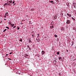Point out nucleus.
I'll list each match as a JSON object with an SVG mask.
<instances>
[{
	"mask_svg": "<svg viewBox=\"0 0 76 76\" xmlns=\"http://www.w3.org/2000/svg\"><path fill=\"white\" fill-rule=\"evenodd\" d=\"M66 23V24H70V20H67Z\"/></svg>",
	"mask_w": 76,
	"mask_h": 76,
	"instance_id": "f257e3e1",
	"label": "nucleus"
},
{
	"mask_svg": "<svg viewBox=\"0 0 76 76\" xmlns=\"http://www.w3.org/2000/svg\"><path fill=\"white\" fill-rule=\"evenodd\" d=\"M5 15H6V16H9V14L8 13V12H7L5 14Z\"/></svg>",
	"mask_w": 76,
	"mask_h": 76,
	"instance_id": "f03ea898",
	"label": "nucleus"
},
{
	"mask_svg": "<svg viewBox=\"0 0 76 76\" xmlns=\"http://www.w3.org/2000/svg\"><path fill=\"white\" fill-rule=\"evenodd\" d=\"M44 53H45V52H44V51H42V55H44Z\"/></svg>",
	"mask_w": 76,
	"mask_h": 76,
	"instance_id": "7ed1b4c3",
	"label": "nucleus"
},
{
	"mask_svg": "<svg viewBox=\"0 0 76 76\" xmlns=\"http://www.w3.org/2000/svg\"><path fill=\"white\" fill-rule=\"evenodd\" d=\"M50 2L51 3V4H54V1H50Z\"/></svg>",
	"mask_w": 76,
	"mask_h": 76,
	"instance_id": "20e7f679",
	"label": "nucleus"
},
{
	"mask_svg": "<svg viewBox=\"0 0 76 76\" xmlns=\"http://www.w3.org/2000/svg\"><path fill=\"white\" fill-rule=\"evenodd\" d=\"M7 6H9V5H10V6H11V5H12V4H10V3H9V2H7Z\"/></svg>",
	"mask_w": 76,
	"mask_h": 76,
	"instance_id": "39448f33",
	"label": "nucleus"
},
{
	"mask_svg": "<svg viewBox=\"0 0 76 76\" xmlns=\"http://www.w3.org/2000/svg\"><path fill=\"white\" fill-rule=\"evenodd\" d=\"M72 44L71 45V46H72L73 45V44H74V41H72Z\"/></svg>",
	"mask_w": 76,
	"mask_h": 76,
	"instance_id": "423d86ee",
	"label": "nucleus"
},
{
	"mask_svg": "<svg viewBox=\"0 0 76 76\" xmlns=\"http://www.w3.org/2000/svg\"><path fill=\"white\" fill-rule=\"evenodd\" d=\"M9 24H10V25H12V22H10V21H9Z\"/></svg>",
	"mask_w": 76,
	"mask_h": 76,
	"instance_id": "0eeeda50",
	"label": "nucleus"
},
{
	"mask_svg": "<svg viewBox=\"0 0 76 76\" xmlns=\"http://www.w3.org/2000/svg\"><path fill=\"white\" fill-rule=\"evenodd\" d=\"M59 60H61V57H59Z\"/></svg>",
	"mask_w": 76,
	"mask_h": 76,
	"instance_id": "6e6552de",
	"label": "nucleus"
},
{
	"mask_svg": "<svg viewBox=\"0 0 76 76\" xmlns=\"http://www.w3.org/2000/svg\"><path fill=\"white\" fill-rule=\"evenodd\" d=\"M72 19H73V20H75H75H76L75 19V18H74L73 17H72Z\"/></svg>",
	"mask_w": 76,
	"mask_h": 76,
	"instance_id": "1a4fd4ad",
	"label": "nucleus"
},
{
	"mask_svg": "<svg viewBox=\"0 0 76 76\" xmlns=\"http://www.w3.org/2000/svg\"><path fill=\"white\" fill-rule=\"evenodd\" d=\"M9 3H12V0L10 1H9Z\"/></svg>",
	"mask_w": 76,
	"mask_h": 76,
	"instance_id": "9d476101",
	"label": "nucleus"
},
{
	"mask_svg": "<svg viewBox=\"0 0 76 76\" xmlns=\"http://www.w3.org/2000/svg\"><path fill=\"white\" fill-rule=\"evenodd\" d=\"M40 41V40H39V39H37V42H39Z\"/></svg>",
	"mask_w": 76,
	"mask_h": 76,
	"instance_id": "9b49d317",
	"label": "nucleus"
},
{
	"mask_svg": "<svg viewBox=\"0 0 76 76\" xmlns=\"http://www.w3.org/2000/svg\"><path fill=\"white\" fill-rule=\"evenodd\" d=\"M54 37H56V38H57V35H54Z\"/></svg>",
	"mask_w": 76,
	"mask_h": 76,
	"instance_id": "f8f14e48",
	"label": "nucleus"
},
{
	"mask_svg": "<svg viewBox=\"0 0 76 76\" xmlns=\"http://www.w3.org/2000/svg\"><path fill=\"white\" fill-rule=\"evenodd\" d=\"M57 18V17H55L53 19H55V20H56V19Z\"/></svg>",
	"mask_w": 76,
	"mask_h": 76,
	"instance_id": "ddd939ff",
	"label": "nucleus"
},
{
	"mask_svg": "<svg viewBox=\"0 0 76 76\" xmlns=\"http://www.w3.org/2000/svg\"><path fill=\"white\" fill-rule=\"evenodd\" d=\"M7 3H6L4 5V7H5V5H7Z\"/></svg>",
	"mask_w": 76,
	"mask_h": 76,
	"instance_id": "4468645a",
	"label": "nucleus"
},
{
	"mask_svg": "<svg viewBox=\"0 0 76 76\" xmlns=\"http://www.w3.org/2000/svg\"><path fill=\"white\" fill-rule=\"evenodd\" d=\"M63 29H64V28L62 27V28L61 29V30H62V31H63Z\"/></svg>",
	"mask_w": 76,
	"mask_h": 76,
	"instance_id": "2eb2a0df",
	"label": "nucleus"
},
{
	"mask_svg": "<svg viewBox=\"0 0 76 76\" xmlns=\"http://www.w3.org/2000/svg\"><path fill=\"white\" fill-rule=\"evenodd\" d=\"M28 49H29V50H30V51H31V48L29 47L28 48Z\"/></svg>",
	"mask_w": 76,
	"mask_h": 76,
	"instance_id": "dca6fc26",
	"label": "nucleus"
},
{
	"mask_svg": "<svg viewBox=\"0 0 76 76\" xmlns=\"http://www.w3.org/2000/svg\"><path fill=\"white\" fill-rule=\"evenodd\" d=\"M60 54V52H57V55H58V54Z\"/></svg>",
	"mask_w": 76,
	"mask_h": 76,
	"instance_id": "f3484780",
	"label": "nucleus"
},
{
	"mask_svg": "<svg viewBox=\"0 0 76 76\" xmlns=\"http://www.w3.org/2000/svg\"><path fill=\"white\" fill-rule=\"evenodd\" d=\"M12 27H13V26H14V24H13L12 25Z\"/></svg>",
	"mask_w": 76,
	"mask_h": 76,
	"instance_id": "a211bd4d",
	"label": "nucleus"
},
{
	"mask_svg": "<svg viewBox=\"0 0 76 76\" xmlns=\"http://www.w3.org/2000/svg\"><path fill=\"white\" fill-rule=\"evenodd\" d=\"M37 35H38V37H40L39 36V34H38Z\"/></svg>",
	"mask_w": 76,
	"mask_h": 76,
	"instance_id": "6ab92c4d",
	"label": "nucleus"
},
{
	"mask_svg": "<svg viewBox=\"0 0 76 76\" xmlns=\"http://www.w3.org/2000/svg\"><path fill=\"white\" fill-rule=\"evenodd\" d=\"M37 56H38V57L39 58H40V57H39V55H37Z\"/></svg>",
	"mask_w": 76,
	"mask_h": 76,
	"instance_id": "aec40b11",
	"label": "nucleus"
},
{
	"mask_svg": "<svg viewBox=\"0 0 76 76\" xmlns=\"http://www.w3.org/2000/svg\"><path fill=\"white\" fill-rule=\"evenodd\" d=\"M17 28H17L18 30H19V28H20L19 27H18H18H17Z\"/></svg>",
	"mask_w": 76,
	"mask_h": 76,
	"instance_id": "412c9836",
	"label": "nucleus"
},
{
	"mask_svg": "<svg viewBox=\"0 0 76 76\" xmlns=\"http://www.w3.org/2000/svg\"><path fill=\"white\" fill-rule=\"evenodd\" d=\"M20 41L21 42H22V39H20Z\"/></svg>",
	"mask_w": 76,
	"mask_h": 76,
	"instance_id": "4be33fe9",
	"label": "nucleus"
},
{
	"mask_svg": "<svg viewBox=\"0 0 76 76\" xmlns=\"http://www.w3.org/2000/svg\"><path fill=\"white\" fill-rule=\"evenodd\" d=\"M6 28H7V29H10V28H9L7 26H6Z\"/></svg>",
	"mask_w": 76,
	"mask_h": 76,
	"instance_id": "5701e85b",
	"label": "nucleus"
},
{
	"mask_svg": "<svg viewBox=\"0 0 76 76\" xmlns=\"http://www.w3.org/2000/svg\"><path fill=\"white\" fill-rule=\"evenodd\" d=\"M6 31V29H5V30L3 31L4 32H5V31Z\"/></svg>",
	"mask_w": 76,
	"mask_h": 76,
	"instance_id": "b1692460",
	"label": "nucleus"
},
{
	"mask_svg": "<svg viewBox=\"0 0 76 76\" xmlns=\"http://www.w3.org/2000/svg\"><path fill=\"white\" fill-rule=\"evenodd\" d=\"M29 43H31V40L29 39Z\"/></svg>",
	"mask_w": 76,
	"mask_h": 76,
	"instance_id": "393cba45",
	"label": "nucleus"
},
{
	"mask_svg": "<svg viewBox=\"0 0 76 76\" xmlns=\"http://www.w3.org/2000/svg\"><path fill=\"white\" fill-rule=\"evenodd\" d=\"M55 1L56 2H58V0H55Z\"/></svg>",
	"mask_w": 76,
	"mask_h": 76,
	"instance_id": "a878e982",
	"label": "nucleus"
},
{
	"mask_svg": "<svg viewBox=\"0 0 76 76\" xmlns=\"http://www.w3.org/2000/svg\"><path fill=\"white\" fill-rule=\"evenodd\" d=\"M50 28H54V26H50Z\"/></svg>",
	"mask_w": 76,
	"mask_h": 76,
	"instance_id": "bb28decb",
	"label": "nucleus"
},
{
	"mask_svg": "<svg viewBox=\"0 0 76 76\" xmlns=\"http://www.w3.org/2000/svg\"><path fill=\"white\" fill-rule=\"evenodd\" d=\"M69 17H71V16H72V15H71L70 14H69Z\"/></svg>",
	"mask_w": 76,
	"mask_h": 76,
	"instance_id": "cd10ccee",
	"label": "nucleus"
},
{
	"mask_svg": "<svg viewBox=\"0 0 76 76\" xmlns=\"http://www.w3.org/2000/svg\"><path fill=\"white\" fill-rule=\"evenodd\" d=\"M69 15H70V14H69V13H67V15L68 16H69Z\"/></svg>",
	"mask_w": 76,
	"mask_h": 76,
	"instance_id": "c85d7f7f",
	"label": "nucleus"
},
{
	"mask_svg": "<svg viewBox=\"0 0 76 76\" xmlns=\"http://www.w3.org/2000/svg\"><path fill=\"white\" fill-rule=\"evenodd\" d=\"M27 46L28 48H29V47H29V45H27Z\"/></svg>",
	"mask_w": 76,
	"mask_h": 76,
	"instance_id": "c756f323",
	"label": "nucleus"
},
{
	"mask_svg": "<svg viewBox=\"0 0 76 76\" xmlns=\"http://www.w3.org/2000/svg\"><path fill=\"white\" fill-rule=\"evenodd\" d=\"M12 53H13V52H10V54H12Z\"/></svg>",
	"mask_w": 76,
	"mask_h": 76,
	"instance_id": "7c9ffc66",
	"label": "nucleus"
},
{
	"mask_svg": "<svg viewBox=\"0 0 76 76\" xmlns=\"http://www.w3.org/2000/svg\"><path fill=\"white\" fill-rule=\"evenodd\" d=\"M26 56L27 57H28V55L26 54Z\"/></svg>",
	"mask_w": 76,
	"mask_h": 76,
	"instance_id": "2f4dec72",
	"label": "nucleus"
},
{
	"mask_svg": "<svg viewBox=\"0 0 76 76\" xmlns=\"http://www.w3.org/2000/svg\"><path fill=\"white\" fill-rule=\"evenodd\" d=\"M16 28V26H15L13 27V28Z\"/></svg>",
	"mask_w": 76,
	"mask_h": 76,
	"instance_id": "473e14b6",
	"label": "nucleus"
},
{
	"mask_svg": "<svg viewBox=\"0 0 76 76\" xmlns=\"http://www.w3.org/2000/svg\"><path fill=\"white\" fill-rule=\"evenodd\" d=\"M61 74L60 73L59 74V75H60V76H61Z\"/></svg>",
	"mask_w": 76,
	"mask_h": 76,
	"instance_id": "72a5a7b5",
	"label": "nucleus"
},
{
	"mask_svg": "<svg viewBox=\"0 0 76 76\" xmlns=\"http://www.w3.org/2000/svg\"><path fill=\"white\" fill-rule=\"evenodd\" d=\"M25 58H27V56H25Z\"/></svg>",
	"mask_w": 76,
	"mask_h": 76,
	"instance_id": "f704fd0d",
	"label": "nucleus"
},
{
	"mask_svg": "<svg viewBox=\"0 0 76 76\" xmlns=\"http://www.w3.org/2000/svg\"><path fill=\"white\" fill-rule=\"evenodd\" d=\"M61 15H63V13H61Z\"/></svg>",
	"mask_w": 76,
	"mask_h": 76,
	"instance_id": "c9c22d12",
	"label": "nucleus"
},
{
	"mask_svg": "<svg viewBox=\"0 0 76 76\" xmlns=\"http://www.w3.org/2000/svg\"><path fill=\"white\" fill-rule=\"evenodd\" d=\"M15 4H16V3L14 4H13V6H15Z\"/></svg>",
	"mask_w": 76,
	"mask_h": 76,
	"instance_id": "e433bc0d",
	"label": "nucleus"
},
{
	"mask_svg": "<svg viewBox=\"0 0 76 76\" xmlns=\"http://www.w3.org/2000/svg\"><path fill=\"white\" fill-rule=\"evenodd\" d=\"M54 61H55V62H56V63L57 62V61H56V60H55Z\"/></svg>",
	"mask_w": 76,
	"mask_h": 76,
	"instance_id": "4c0bfd02",
	"label": "nucleus"
},
{
	"mask_svg": "<svg viewBox=\"0 0 76 76\" xmlns=\"http://www.w3.org/2000/svg\"><path fill=\"white\" fill-rule=\"evenodd\" d=\"M12 3H13V4H14V3H15V2H13Z\"/></svg>",
	"mask_w": 76,
	"mask_h": 76,
	"instance_id": "58836bf2",
	"label": "nucleus"
},
{
	"mask_svg": "<svg viewBox=\"0 0 76 76\" xmlns=\"http://www.w3.org/2000/svg\"><path fill=\"white\" fill-rule=\"evenodd\" d=\"M6 16H5L4 17V18H6Z\"/></svg>",
	"mask_w": 76,
	"mask_h": 76,
	"instance_id": "ea45409f",
	"label": "nucleus"
},
{
	"mask_svg": "<svg viewBox=\"0 0 76 76\" xmlns=\"http://www.w3.org/2000/svg\"><path fill=\"white\" fill-rule=\"evenodd\" d=\"M66 51L67 52H68V50H66Z\"/></svg>",
	"mask_w": 76,
	"mask_h": 76,
	"instance_id": "a19ab883",
	"label": "nucleus"
},
{
	"mask_svg": "<svg viewBox=\"0 0 76 76\" xmlns=\"http://www.w3.org/2000/svg\"><path fill=\"white\" fill-rule=\"evenodd\" d=\"M32 36L33 37H34V35H32Z\"/></svg>",
	"mask_w": 76,
	"mask_h": 76,
	"instance_id": "79ce46f5",
	"label": "nucleus"
},
{
	"mask_svg": "<svg viewBox=\"0 0 76 76\" xmlns=\"http://www.w3.org/2000/svg\"><path fill=\"white\" fill-rule=\"evenodd\" d=\"M30 23L31 24H32V23H31V22H30Z\"/></svg>",
	"mask_w": 76,
	"mask_h": 76,
	"instance_id": "37998d69",
	"label": "nucleus"
},
{
	"mask_svg": "<svg viewBox=\"0 0 76 76\" xmlns=\"http://www.w3.org/2000/svg\"><path fill=\"white\" fill-rule=\"evenodd\" d=\"M7 55H8V54H6V56H7Z\"/></svg>",
	"mask_w": 76,
	"mask_h": 76,
	"instance_id": "c03bdc74",
	"label": "nucleus"
},
{
	"mask_svg": "<svg viewBox=\"0 0 76 76\" xmlns=\"http://www.w3.org/2000/svg\"><path fill=\"white\" fill-rule=\"evenodd\" d=\"M4 20H6V19H4Z\"/></svg>",
	"mask_w": 76,
	"mask_h": 76,
	"instance_id": "a18cd8bd",
	"label": "nucleus"
},
{
	"mask_svg": "<svg viewBox=\"0 0 76 76\" xmlns=\"http://www.w3.org/2000/svg\"><path fill=\"white\" fill-rule=\"evenodd\" d=\"M14 1L13 2H15V1Z\"/></svg>",
	"mask_w": 76,
	"mask_h": 76,
	"instance_id": "49530a36",
	"label": "nucleus"
},
{
	"mask_svg": "<svg viewBox=\"0 0 76 76\" xmlns=\"http://www.w3.org/2000/svg\"><path fill=\"white\" fill-rule=\"evenodd\" d=\"M21 24H23V23H21Z\"/></svg>",
	"mask_w": 76,
	"mask_h": 76,
	"instance_id": "de8ad7c7",
	"label": "nucleus"
},
{
	"mask_svg": "<svg viewBox=\"0 0 76 76\" xmlns=\"http://www.w3.org/2000/svg\"><path fill=\"white\" fill-rule=\"evenodd\" d=\"M15 31H16V30H15Z\"/></svg>",
	"mask_w": 76,
	"mask_h": 76,
	"instance_id": "09e8293b",
	"label": "nucleus"
},
{
	"mask_svg": "<svg viewBox=\"0 0 76 76\" xmlns=\"http://www.w3.org/2000/svg\"><path fill=\"white\" fill-rule=\"evenodd\" d=\"M23 20L25 21V20Z\"/></svg>",
	"mask_w": 76,
	"mask_h": 76,
	"instance_id": "8fccbe9b",
	"label": "nucleus"
},
{
	"mask_svg": "<svg viewBox=\"0 0 76 76\" xmlns=\"http://www.w3.org/2000/svg\"><path fill=\"white\" fill-rule=\"evenodd\" d=\"M67 18H68V17H67Z\"/></svg>",
	"mask_w": 76,
	"mask_h": 76,
	"instance_id": "3c124183",
	"label": "nucleus"
}]
</instances>
